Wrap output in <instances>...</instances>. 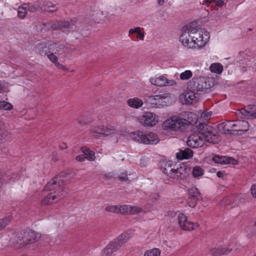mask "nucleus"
<instances>
[{
	"label": "nucleus",
	"mask_w": 256,
	"mask_h": 256,
	"mask_svg": "<svg viewBox=\"0 0 256 256\" xmlns=\"http://www.w3.org/2000/svg\"><path fill=\"white\" fill-rule=\"evenodd\" d=\"M160 169L170 178L176 179L177 180H186L190 170V168L184 164L179 167L176 166L170 160L162 162Z\"/></svg>",
	"instance_id": "nucleus-1"
},
{
	"label": "nucleus",
	"mask_w": 256,
	"mask_h": 256,
	"mask_svg": "<svg viewBox=\"0 0 256 256\" xmlns=\"http://www.w3.org/2000/svg\"><path fill=\"white\" fill-rule=\"evenodd\" d=\"M188 118H182L173 116L164 120L162 124L164 130L168 131H176L186 129L190 125L192 124L194 121L192 116H196L192 112H188Z\"/></svg>",
	"instance_id": "nucleus-2"
},
{
	"label": "nucleus",
	"mask_w": 256,
	"mask_h": 256,
	"mask_svg": "<svg viewBox=\"0 0 256 256\" xmlns=\"http://www.w3.org/2000/svg\"><path fill=\"white\" fill-rule=\"evenodd\" d=\"M40 235L30 229L17 233L12 240V244L16 248L26 246L38 240Z\"/></svg>",
	"instance_id": "nucleus-3"
},
{
	"label": "nucleus",
	"mask_w": 256,
	"mask_h": 256,
	"mask_svg": "<svg viewBox=\"0 0 256 256\" xmlns=\"http://www.w3.org/2000/svg\"><path fill=\"white\" fill-rule=\"evenodd\" d=\"M198 134L204 141L212 144H218L220 138L218 132L207 123H200L198 126Z\"/></svg>",
	"instance_id": "nucleus-4"
},
{
	"label": "nucleus",
	"mask_w": 256,
	"mask_h": 256,
	"mask_svg": "<svg viewBox=\"0 0 256 256\" xmlns=\"http://www.w3.org/2000/svg\"><path fill=\"white\" fill-rule=\"evenodd\" d=\"M131 231L124 232L110 242L102 250L103 256H110L119 250L131 238Z\"/></svg>",
	"instance_id": "nucleus-5"
},
{
	"label": "nucleus",
	"mask_w": 256,
	"mask_h": 256,
	"mask_svg": "<svg viewBox=\"0 0 256 256\" xmlns=\"http://www.w3.org/2000/svg\"><path fill=\"white\" fill-rule=\"evenodd\" d=\"M187 90L198 95L210 92V86L204 77L194 78L188 83Z\"/></svg>",
	"instance_id": "nucleus-6"
},
{
	"label": "nucleus",
	"mask_w": 256,
	"mask_h": 256,
	"mask_svg": "<svg viewBox=\"0 0 256 256\" xmlns=\"http://www.w3.org/2000/svg\"><path fill=\"white\" fill-rule=\"evenodd\" d=\"M130 136L134 141L146 144H156L160 142L157 134L153 132L146 134L139 130L132 132Z\"/></svg>",
	"instance_id": "nucleus-7"
},
{
	"label": "nucleus",
	"mask_w": 256,
	"mask_h": 256,
	"mask_svg": "<svg viewBox=\"0 0 256 256\" xmlns=\"http://www.w3.org/2000/svg\"><path fill=\"white\" fill-rule=\"evenodd\" d=\"M187 192L188 195V204L190 208L195 207L198 202L201 201L202 200L201 194L196 186L189 188Z\"/></svg>",
	"instance_id": "nucleus-8"
},
{
	"label": "nucleus",
	"mask_w": 256,
	"mask_h": 256,
	"mask_svg": "<svg viewBox=\"0 0 256 256\" xmlns=\"http://www.w3.org/2000/svg\"><path fill=\"white\" fill-rule=\"evenodd\" d=\"M138 120L142 126L151 127L157 124L158 118L154 113L147 112L140 116Z\"/></svg>",
	"instance_id": "nucleus-9"
},
{
	"label": "nucleus",
	"mask_w": 256,
	"mask_h": 256,
	"mask_svg": "<svg viewBox=\"0 0 256 256\" xmlns=\"http://www.w3.org/2000/svg\"><path fill=\"white\" fill-rule=\"evenodd\" d=\"M76 22L74 20H58L55 22L50 23V28L53 30H60L64 32H69L68 30L74 26Z\"/></svg>",
	"instance_id": "nucleus-10"
},
{
	"label": "nucleus",
	"mask_w": 256,
	"mask_h": 256,
	"mask_svg": "<svg viewBox=\"0 0 256 256\" xmlns=\"http://www.w3.org/2000/svg\"><path fill=\"white\" fill-rule=\"evenodd\" d=\"M114 130L108 128H104L102 125L93 127L90 130L91 136L96 138L106 137L114 133Z\"/></svg>",
	"instance_id": "nucleus-11"
},
{
	"label": "nucleus",
	"mask_w": 256,
	"mask_h": 256,
	"mask_svg": "<svg viewBox=\"0 0 256 256\" xmlns=\"http://www.w3.org/2000/svg\"><path fill=\"white\" fill-rule=\"evenodd\" d=\"M249 126L250 125L246 120H234L232 135L241 136L248 131Z\"/></svg>",
	"instance_id": "nucleus-12"
},
{
	"label": "nucleus",
	"mask_w": 256,
	"mask_h": 256,
	"mask_svg": "<svg viewBox=\"0 0 256 256\" xmlns=\"http://www.w3.org/2000/svg\"><path fill=\"white\" fill-rule=\"evenodd\" d=\"M178 219L179 225L184 230H192L199 226L197 222H188L187 217L182 213H180L178 215Z\"/></svg>",
	"instance_id": "nucleus-13"
},
{
	"label": "nucleus",
	"mask_w": 256,
	"mask_h": 256,
	"mask_svg": "<svg viewBox=\"0 0 256 256\" xmlns=\"http://www.w3.org/2000/svg\"><path fill=\"white\" fill-rule=\"evenodd\" d=\"M180 100L183 104L190 105L198 101V96L192 91L188 90L180 96Z\"/></svg>",
	"instance_id": "nucleus-14"
},
{
	"label": "nucleus",
	"mask_w": 256,
	"mask_h": 256,
	"mask_svg": "<svg viewBox=\"0 0 256 256\" xmlns=\"http://www.w3.org/2000/svg\"><path fill=\"white\" fill-rule=\"evenodd\" d=\"M187 145L193 148L202 147L204 144L203 139L197 134H190L186 142Z\"/></svg>",
	"instance_id": "nucleus-15"
},
{
	"label": "nucleus",
	"mask_w": 256,
	"mask_h": 256,
	"mask_svg": "<svg viewBox=\"0 0 256 256\" xmlns=\"http://www.w3.org/2000/svg\"><path fill=\"white\" fill-rule=\"evenodd\" d=\"M212 160L216 164H232L236 165L238 164V161L232 157L220 155H214Z\"/></svg>",
	"instance_id": "nucleus-16"
},
{
	"label": "nucleus",
	"mask_w": 256,
	"mask_h": 256,
	"mask_svg": "<svg viewBox=\"0 0 256 256\" xmlns=\"http://www.w3.org/2000/svg\"><path fill=\"white\" fill-rule=\"evenodd\" d=\"M234 126V120L221 122L217 126L218 130L222 134L232 135V130Z\"/></svg>",
	"instance_id": "nucleus-17"
},
{
	"label": "nucleus",
	"mask_w": 256,
	"mask_h": 256,
	"mask_svg": "<svg viewBox=\"0 0 256 256\" xmlns=\"http://www.w3.org/2000/svg\"><path fill=\"white\" fill-rule=\"evenodd\" d=\"M200 34L199 33V35ZM204 37L203 36V34H202V36H199L198 38L195 36H192L191 38L192 41L190 44V48H202L206 43L207 38H206L205 40H204Z\"/></svg>",
	"instance_id": "nucleus-18"
},
{
	"label": "nucleus",
	"mask_w": 256,
	"mask_h": 256,
	"mask_svg": "<svg viewBox=\"0 0 256 256\" xmlns=\"http://www.w3.org/2000/svg\"><path fill=\"white\" fill-rule=\"evenodd\" d=\"M38 48L40 50V54L41 55L48 56L50 53L54 52V46L53 42L50 43H40L38 44Z\"/></svg>",
	"instance_id": "nucleus-19"
},
{
	"label": "nucleus",
	"mask_w": 256,
	"mask_h": 256,
	"mask_svg": "<svg viewBox=\"0 0 256 256\" xmlns=\"http://www.w3.org/2000/svg\"><path fill=\"white\" fill-rule=\"evenodd\" d=\"M164 98H165L161 95L151 96L148 98L146 101L150 104L152 107L158 108L164 105L163 104Z\"/></svg>",
	"instance_id": "nucleus-20"
},
{
	"label": "nucleus",
	"mask_w": 256,
	"mask_h": 256,
	"mask_svg": "<svg viewBox=\"0 0 256 256\" xmlns=\"http://www.w3.org/2000/svg\"><path fill=\"white\" fill-rule=\"evenodd\" d=\"M53 44L54 46V50H56V51L54 52L55 54L66 56L70 52V48L66 46L64 44H58L54 42H53Z\"/></svg>",
	"instance_id": "nucleus-21"
},
{
	"label": "nucleus",
	"mask_w": 256,
	"mask_h": 256,
	"mask_svg": "<svg viewBox=\"0 0 256 256\" xmlns=\"http://www.w3.org/2000/svg\"><path fill=\"white\" fill-rule=\"evenodd\" d=\"M64 184L62 180H56L54 178L52 179L44 187L45 190H54Z\"/></svg>",
	"instance_id": "nucleus-22"
},
{
	"label": "nucleus",
	"mask_w": 256,
	"mask_h": 256,
	"mask_svg": "<svg viewBox=\"0 0 256 256\" xmlns=\"http://www.w3.org/2000/svg\"><path fill=\"white\" fill-rule=\"evenodd\" d=\"M193 156V151L188 148L184 150L180 149V152L176 154V158L179 160H188Z\"/></svg>",
	"instance_id": "nucleus-23"
},
{
	"label": "nucleus",
	"mask_w": 256,
	"mask_h": 256,
	"mask_svg": "<svg viewBox=\"0 0 256 256\" xmlns=\"http://www.w3.org/2000/svg\"><path fill=\"white\" fill-rule=\"evenodd\" d=\"M64 184L61 186H58V189H56V191H54L53 194L55 196V202H58L66 196L68 193L69 190L68 188L64 186Z\"/></svg>",
	"instance_id": "nucleus-24"
},
{
	"label": "nucleus",
	"mask_w": 256,
	"mask_h": 256,
	"mask_svg": "<svg viewBox=\"0 0 256 256\" xmlns=\"http://www.w3.org/2000/svg\"><path fill=\"white\" fill-rule=\"evenodd\" d=\"M232 251V248H228L216 246L211 250L210 254L212 256H220L222 255L227 254L230 252Z\"/></svg>",
	"instance_id": "nucleus-25"
},
{
	"label": "nucleus",
	"mask_w": 256,
	"mask_h": 256,
	"mask_svg": "<svg viewBox=\"0 0 256 256\" xmlns=\"http://www.w3.org/2000/svg\"><path fill=\"white\" fill-rule=\"evenodd\" d=\"M40 12H56L58 8L55 4H54L50 2H46L40 0Z\"/></svg>",
	"instance_id": "nucleus-26"
},
{
	"label": "nucleus",
	"mask_w": 256,
	"mask_h": 256,
	"mask_svg": "<svg viewBox=\"0 0 256 256\" xmlns=\"http://www.w3.org/2000/svg\"><path fill=\"white\" fill-rule=\"evenodd\" d=\"M248 109L249 110L241 109L240 112L245 116L256 118V105H249L248 106Z\"/></svg>",
	"instance_id": "nucleus-27"
},
{
	"label": "nucleus",
	"mask_w": 256,
	"mask_h": 256,
	"mask_svg": "<svg viewBox=\"0 0 256 256\" xmlns=\"http://www.w3.org/2000/svg\"><path fill=\"white\" fill-rule=\"evenodd\" d=\"M119 209L120 210L118 211V213L121 214H127L130 213V214H134L135 213H138V211H136V207H129L128 205L118 206Z\"/></svg>",
	"instance_id": "nucleus-28"
},
{
	"label": "nucleus",
	"mask_w": 256,
	"mask_h": 256,
	"mask_svg": "<svg viewBox=\"0 0 256 256\" xmlns=\"http://www.w3.org/2000/svg\"><path fill=\"white\" fill-rule=\"evenodd\" d=\"M128 104L131 108H138L142 106L143 102L142 100L138 98H130L127 100Z\"/></svg>",
	"instance_id": "nucleus-29"
},
{
	"label": "nucleus",
	"mask_w": 256,
	"mask_h": 256,
	"mask_svg": "<svg viewBox=\"0 0 256 256\" xmlns=\"http://www.w3.org/2000/svg\"><path fill=\"white\" fill-rule=\"evenodd\" d=\"M82 152L84 154L86 158L89 161H94L95 160V153L92 150H90L86 146L81 148Z\"/></svg>",
	"instance_id": "nucleus-30"
},
{
	"label": "nucleus",
	"mask_w": 256,
	"mask_h": 256,
	"mask_svg": "<svg viewBox=\"0 0 256 256\" xmlns=\"http://www.w3.org/2000/svg\"><path fill=\"white\" fill-rule=\"evenodd\" d=\"M167 78L164 76H160L157 78H151L150 79V83L154 86H165V82H166Z\"/></svg>",
	"instance_id": "nucleus-31"
},
{
	"label": "nucleus",
	"mask_w": 256,
	"mask_h": 256,
	"mask_svg": "<svg viewBox=\"0 0 256 256\" xmlns=\"http://www.w3.org/2000/svg\"><path fill=\"white\" fill-rule=\"evenodd\" d=\"M55 200L56 197L53 192H50L42 200L41 204L44 206L56 202Z\"/></svg>",
	"instance_id": "nucleus-32"
},
{
	"label": "nucleus",
	"mask_w": 256,
	"mask_h": 256,
	"mask_svg": "<svg viewBox=\"0 0 256 256\" xmlns=\"http://www.w3.org/2000/svg\"><path fill=\"white\" fill-rule=\"evenodd\" d=\"M210 70L212 72L220 74L223 70V66L220 63H213L210 66Z\"/></svg>",
	"instance_id": "nucleus-33"
},
{
	"label": "nucleus",
	"mask_w": 256,
	"mask_h": 256,
	"mask_svg": "<svg viewBox=\"0 0 256 256\" xmlns=\"http://www.w3.org/2000/svg\"><path fill=\"white\" fill-rule=\"evenodd\" d=\"M243 195L233 194L231 196L232 198V207H235L242 203V200L244 198Z\"/></svg>",
	"instance_id": "nucleus-34"
},
{
	"label": "nucleus",
	"mask_w": 256,
	"mask_h": 256,
	"mask_svg": "<svg viewBox=\"0 0 256 256\" xmlns=\"http://www.w3.org/2000/svg\"><path fill=\"white\" fill-rule=\"evenodd\" d=\"M190 36H189L187 32H184L182 31V33L180 37V41L182 42V44L185 46H188V48H190V42H189V38Z\"/></svg>",
	"instance_id": "nucleus-35"
},
{
	"label": "nucleus",
	"mask_w": 256,
	"mask_h": 256,
	"mask_svg": "<svg viewBox=\"0 0 256 256\" xmlns=\"http://www.w3.org/2000/svg\"><path fill=\"white\" fill-rule=\"evenodd\" d=\"M232 198L231 196H230L223 198L220 202V204L227 209H231L233 208L232 207Z\"/></svg>",
	"instance_id": "nucleus-36"
},
{
	"label": "nucleus",
	"mask_w": 256,
	"mask_h": 256,
	"mask_svg": "<svg viewBox=\"0 0 256 256\" xmlns=\"http://www.w3.org/2000/svg\"><path fill=\"white\" fill-rule=\"evenodd\" d=\"M40 1H37L34 4H28L26 8L28 11L32 12H35L38 11L40 12Z\"/></svg>",
	"instance_id": "nucleus-37"
},
{
	"label": "nucleus",
	"mask_w": 256,
	"mask_h": 256,
	"mask_svg": "<svg viewBox=\"0 0 256 256\" xmlns=\"http://www.w3.org/2000/svg\"><path fill=\"white\" fill-rule=\"evenodd\" d=\"M161 251L159 248H154L144 252V256H160Z\"/></svg>",
	"instance_id": "nucleus-38"
},
{
	"label": "nucleus",
	"mask_w": 256,
	"mask_h": 256,
	"mask_svg": "<svg viewBox=\"0 0 256 256\" xmlns=\"http://www.w3.org/2000/svg\"><path fill=\"white\" fill-rule=\"evenodd\" d=\"M192 174L194 177H199L204 174V170L199 166H195L193 168Z\"/></svg>",
	"instance_id": "nucleus-39"
},
{
	"label": "nucleus",
	"mask_w": 256,
	"mask_h": 256,
	"mask_svg": "<svg viewBox=\"0 0 256 256\" xmlns=\"http://www.w3.org/2000/svg\"><path fill=\"white\" fill-rule=\"evenodd\" d=\"M27 10H28L26 7H19L18 11V16L22 19L24 18L27 14Z\"/></svg>",
	"instance_id": "nucleus-40"
},
{
	"label": "nucleus",
	"mask_w": 256,
	"mask_h": 256,
	"mask_svg": "<svg viewBox=\"0 0 256 256\" xmlns=\"http://www.w3.org/2000/svg\"><path fill=\"white\" fill-rule=\"evenodd\" d=\"M0 102H2V104L0 106V110H10L13 108V106L10 103L5 101H0Z\"/></svg>",
	"instance_id": "nucleus-41"
},
{
	"label": "nucleus",
	"mask_w": 256,
	"mask_h": 256,
	"mask_svg": "<svg viewBox=\"0 0 256 256\" xmlns=\"http://www.w3.org/2000/svg\"><path fill=\"white\" fill-rule=\"evenodd\" d=\"M192 76V72L190 70H186L180 74V77L182 80H187L190 78Z\"/></svg>",
	"instance_id": "nucleus-42"
},
{
	"label": "nucleus",
	"mask_w": 256,
	"mask_h": 256,
	"mask_svg": "<svg viewBox=\"0 0 256 256\" xmlns=\"http://www.w3.org/2000/svg\"><path fill=\"white\" fill-rule=\"evenodd\" d=\"M182 30L184 32H187V34H188L189 36H190V34L196 33V32H198L197 28H195L191 26H186V28L183 27L182 28Z\"/></svg>",
	"instance_id": "nucleus-43"
},
{
	"label": "nucleus",
	"mask_w": 256,
	"mask_h": 256,
	"mask_svg": "<svg viewBox=\"0 0 256 256\" xmlns=\"http://www.w3.org/2000/svg\"><path fill=\"white\" fill-rule=\"evenodd\" d=\"M10 220V218H5L0 220V231L8 224Z\"/></svg>",
	"instance_id": "nucleus-44"
},
{
	"label": "nucleus",
	"mask_w": 256,
	"mask_h": 256,
	"mask_svg": "<svg viewBox=\"0 0 256 256\" xmlns=\"http://www.w3.org/2000/svg\"><path fill=\"white\" fill-rule=\"evenodd\" d=\"M106 210L111 212L118 214V211L120 210L119 209L118 206H111L106 207Z\"/></svg>",
	"instance_id": "nucleus-45"
},
{
	"label": "nucleus",
	"mask_w": 256,
	"mask_h": 256,
	"mask_svg": "<svg viewBox=\"0 0 256 256\" xmlns=\"http://www.w3.org/2000/svg\"><path fill=\"white\" fill-rule=\"evenodd\" d=\"M56 54H54V52H52L51 53H50V54H48V58L50 60V61L51 62H52V63H54V64H55L56 63L58 62V58L56 56Z\"/></svg>",
	"instance_id": "nucleus-46"
},
{
	"label": "nucleus",
	"mask_w": 256,
	"mask_h": 256,
	"mask_svg": "<svg viewBox=\"0 0 256 256\" xmlns=\"http://www.w3.org/2000/svg\"><path fill=\"white\" fill-rule=\"evenodd\" d=\"M118 180L121 182H125L127 181L128 180V176L127 172H122L118 176Z\"/></svg>",
	"instance_id": "nucleus-47"
},
{
	"label": "nucleus",
	"mask_w": 256,
	"mask_h": 256,
	"mask_svg": "<svg viewBox=\"0 0 256 256\" xmlns=\"http://www.w3.org/2000/svg\"><path fill=\"white\" fill-rule=\"evenodd\" d=\"M140 32H141V28L139 26L136 27L134 28H131L129 30L130 34H132L134 33L138 34Z\"/></svg>",
	"instance_id": "nucleus-48"
},
{
	"label": "nucleus",
	"mask_w": 256,
	"mask_h": 256,
	"mask_svg": "<svg viewBox=\"0 0 256 256\" xmlns=\"http://www.w3.org/2000/svg\"><path fill=\"white\" fill-rule=\"evenodd\" d=\"M166 81V82H165V86H172L176 84V82L174 80H170L167 79Z\"/></svg>",
	"instance_id": "nucleus-49"
},
{
	"label": "nucleus",
	"mask_w": 256,
	"mask_h": 256,
	"mask_svg": "<svg viewBox=\"0 0 256 256\" xmlns=\"http://www.w3.org/2000/svg\"><path fill=\"white\" fill-rule=\"evenodd\" d=\"M251 194L254 198H256V184L252 185L250 188Z\"/></svg>",
	"instance_id": "nucleus-50"
},
{
	"label": "nucleus",
	"mask_w": 256,
	"mask_h": 256,
	"mask_svg": "<svg viewBox=\"0 0 256 256\" xmlns=\"http://www.w3.org/2000/svg\"><path fill=\"white\" fill-rule=\"evenodd\" d=\"M85 159H86V157H85L84 154L77 156L76 157V160L77 161H78L80 162H82L84 161Z\"/></svg>",
	"instance_id": "nucleus-51"
},
{
	"label": "nucleus",
	"mask_w": 256,
	"mask_h": 256,
	"mask_svg": "<svg viewBox=\"0 0 256 256\" xmlns=\"http://www.w3.org/2000/svg\"><path fill=\"white\" fill-rule=\"evenodd\" d=\"M54 65L60 69L65 70H66V67L62 65V64L59 63L58 62L54 64Z\"/></svg>",
	"instance_id": "nucleus-52"
},
{
	"label": "nucleus",
	"mask_w": 256,
	"mask_h": 256,
	"mask_svg": "<svg viewBox=\"0 0 256 256\" xmlns=\"http://www.w3.org/2000/svg\"><path fill=\"white\" fill-rule=\"evenodd\" d=\"M66 173H64V172H60L58 175L54 177V178L56 180H59L58 179L59 178H66Z\"/></svg>",
	"instance_id": "nucleus-53"
},
{
	"label": "nucleus",
	"mask_w": 256,
	"mask_h": 256,
	"mask_svg": "<svg viewBox=\"0 0 256 256\" xmlns=\"http://www.w3.org/2000/svg\"><path fill=\"white\" fill-rule=\"evenodd\" d=\"M225 174L224 171H218L216 173V176L218 178H223Z\"/></svg>",
	"instance_id": "nucleus-54"
},
{
	"label": "nucleus",
	"mask_w": 256,
	"mask_h": 256,
	"mask_svg": "<svg viewBox=\"0 0 256 256\" xmlns=\"http://www.w3.org/2000/svg\"><path fill=\"white\" fill-rule=\"evenodd\" d=\"M214 2L217 6L220 7H222L224 4V1L222 0H215Z\"/></svg>",
	"instance_id": "nucleus-55"
},
{
	"label": "nucleus",
	"mask_w": 256,
	"mask_h": 256,
	"mask_svg": "<svg viewBox=\"0 0 256 256\" xmlns=\"http://www.w3.org/2000/svg\"><path fill=\"white\" fill-rule=\"evenodd\" d=\"M59 148L62 150H66L68 148L67 144L65 142H62L59 145Z\"/></svg>",
	"instance_id": "nucleus-56"
},
{
	"label": "nucleus",
	"mask_w": 256,
	"mask_h": 256,
	"mask_svg": "<svg viewBox=\"0 0 256 256\" xmlns=\"http://www.w3.org/2000/svg\"><path fill=\"white\" fill-rule=\"evenodd\" d=\"M203 34V36L204 37V38H207V40L209 38V32L207 31L204 32V33L202 34Z\"/></svg>",
	"instance_id": "nucleus-57"
},
{
	"label": "nucleus",
	"mask_w": 256,
	"mask_h": 256,
	"mask_svg": "<svg viewBox=\"0 0 256 256\" xmlns=\"http://www.w3.org/2000/svg\"><path fill=\"white\" fill-rule=\"evenodd\" d=\"M78 124H80L82 125V126H84L86 124H87V122L86 121H84V120H78Z\"/></svg>",
	"instance_id": "nucleus-58"
},
{
	"label": "nucleus",
	"mask_w": 256,
	"mask_h": 256,
	"mask_svg": "<svg viewBox=\"0 0 256 256\" xmlns=\"http://www.w3.org/2000/svg\"><path fill=\"white\" fill-rule=\"evenodd\" d=\"M138 38L140 39V40H143L144 39V33H142L141 32H140L138 34Z\"/></svg>",
	"instance_id": "nucleus-59"
},
{
	"label": "nucleus",
	"mask_w": 256,
	"mask_h": 256,
	"mask_svg": "<svg viewBox=\"0 0 256 256\" xmlns=\"http://www.w3.org/2000/svg\"><path fill=\"white\" fill-rule=\"evenodd\" d=\"M159 6H162L164 3V0H157Z\"/></svg>",
	"instance_id": "nucleus-60"
},
{
	"label": "nucleus",
	"mask_w": 256,
	"mask_h": 256,
	"mask_svg": "<svg viewBox=\"0 0 256 256\" xmlns=\"http://www.w3.org/2000/svg\"><path fill=\"white\" fill-rule=\"evenodd\" d=\"M215 0H204L205 3L210 4L212 2H214Z\"/></svg>",
	"instance_id": "nucleus-61"
},
{
	"label": "nucleus",
	"mask_w": 256,
	"mask_h": 256,
	"mask_svg": "<svg viewBox=\"0 0 256 256\" xmlns=\"http://www.w3.org/2000/svg\"><path fill=\"white\" fill-rule=\"evenodd\" d=\"M2 90V86L1 81H0V92H1Z\"/></svg>",
	"instance_id": "nucleus-62"
},
{
	"label": "nucleus",
	"mask_w": 256,
	"mask_h": 256,
	"mask_svg": "<svg viewBox=\"0 0 256 256\" xmlns=\"http://www.w3.org/2000/svg\"><path fill=\"white\" fill-rule=\"evenodd\" d=\"M252 30L251 28H248V31H252Z\"/></svg>",
	"instance_id": "nucleus-63"
},
{
	"label": "nucleus",
	"mask_w": 256,
	"mask_h": 256,
	"mask_svg": "<svg viewBox=\"0 0 256 256\" xmlns=\"http://www.w3.org/2000/svg\"><path fill=\"white\" fill-rule=\"evenodd\" d=\"M254 225H255V226H256V222H255V223H254Z\"/></svg>",
	"instance_id": "nucleus-64"
}]
</instances>
